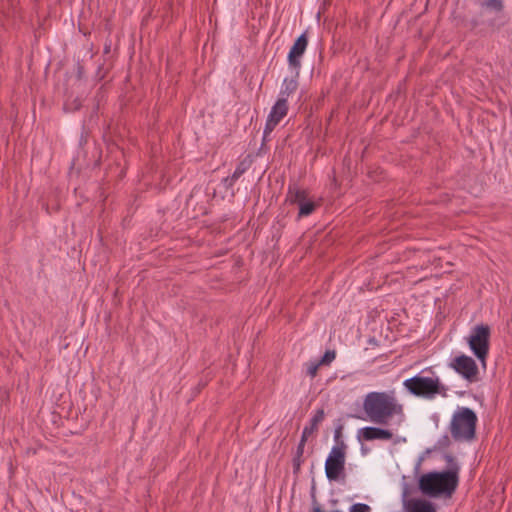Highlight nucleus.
I'll list each match as a JSON object with an SVG mask.
<instances>
[{
	"instance_id": "nucleus-7",
	"label": "nucleus",
	"mask_w": 512,
	"mask_h": 512,
	"mask_svg": "<svg viewBox=\"0 0 512 512\" xmlns=\"http://www.w3.org/2000/svg\"><path fill=\"white\" fill-rule=\"evenodd\" d=\"M450 366L469 382H475L479 373L476 362L467 355H460L453 359Z\"/></svg>"
},
{
	"instance_id": "nucleus-17",
	"label": "nucleus",
	"mask_w": 512,
	"mask_h": 512,
	"mask_svg": "<svg viewBox=\"0 0 512 512\" xmlns=\"http://www.w3.org/2000/svg\"><path fill=\"white\" fill-rule=\"evenodd\" d=\"M481 6L495 12H502L504 9L503 0H484Z\"/></svg>"
},
{
	"instance_id": "nucleus-8",
	"label": "nucleus",
	"mask_w": 512,
	"mask_h": 512,
	"mask_svg": "<svg viewBox=\"0 0 512 512\" xmlns=\"http://www.w3.org/2000/svg\"><path fill=\"white\" fill-rule=\"evenodd\" d=\"M288 113V103L286 98H278V100L273 105L263 133V140L265 141L269 134L275 129V127L280 123V121L287 115Z\"/></svg>"
},
{
	"instance_id": "nucleus-2",
	"label": "nucleus",
	"mask_w": 512,
	"mask_h": 512,
	"mask_svg": "<svg viewBox=\"0 0 512 512\" xmlns=\"http://www.w3.org/2000/svg\"><path fill=\"white\" fill-rule=\"evenodd\" d=\"M363 410L366 418L379 425H388L389 420L399 416L401 422L404 418V407L400 404L393 392H370L363 401Z\"/></svg>"
},
{
	"instance_id": "nucleus-15",
	"label": "nucleus",
	"mask_w": 512,
	"mask_h": 512,
	"mask_svg": "<svg viewBox=\"0 0 512 512\" xmlns=\"http://www.w3.org/2000/svg\"><path fill=\"white\" fill-rule=\"evenodd\" d=\"M253 159L251 155H246L237 165L233 175L239 179L252 165Z\"/></svg>"
},
{
	"instance_id": "nucleus-23",
	"label": "nucleus",
	"mask_w": 512,
	"mask_h": 512,
	"mask_svg": "<svg viewBox=\"0 0 512 512\" xmlns=\"http://www.w3.org/2000/svg\"><path fill=\"white\" fill-rule=\"evenodd\" d=\"M320 366H321V364H319V362L310 363L308 366V369H307L308 375L311 376L312 378H314L317 375V372H318V369Z\"/></svg>"
},
{
	"instance_id": "nucleus-26",
	"label": "nucleus",
	"mask_w": 512,
	"mask_h": 512,
	"mask_svg": "<svg viewBox=\"0 0 512 512\" xmlns=\"http://www.w3.org/2000/svg\"><path fill=\"white\" fill-rule=\"evenodd\" d=\"M307 438L302 436L301 435V439L297 445V449H296V453L295 454H299V455H303L304 454V447H305V444L307 442Z\"/></svg>"
},
{
	"instance_id": "nucleus-19",
	"label": "nucleus",
	"mask_w": 512,
	"mask_h": 512,
	"mask_svg": "<svg viewBox=\"0 0 512 512\" xmlns=\"http://www.w3.org/2000/svg\"><path fill=\"white\" fill-rule=\"evenodd\" d=\"M451 445V440L448 435L441 436L437 443L434 446L435 450H444L447 449Z\"/></svg>"
},
{
	"instance_id": "nucleus-4",
	"label": "nucleus",
	"mask_w": 512,
	"mask_h": 512,
	"mask_svg": "<svg viewBox=\"0 0 512 512\" xmlns=\"http://www.w3.org/2000/svg\"><path fill=\"white\" fill-rule=\"evenodd\" d=\"M404 387L407 391L417 397L432 399L436 395H445L446 387L440 382L438 377H424L416 375L404 381Z\"/></svg>"
},
{
	"instance_id": "nucleus-3",
	"label": "nucleus",
	"mask_w": 512,
	"mask_h": 512,
	"mask_svg": "<svg viewBox=\"0 0 512 512\" xmlns=\"http://www.w3.org/2000/svg\"><path fill=\"white\" fill-rule=\"evenodd\" d=\"M478 418L468 407H461L453 414L449 430L455 441H472L476 438Z\"/></svg>"
},
{
	"instance_id": "nucleus-25",
	"label": "nucleus",
	"mask_w": 512,
	"mask_h": 512,
	"mask_svg": "<svg viewBox=\"0 0 512 512\" xmlns=\"http://www.w3.org/2000/svg\"><path fill=\"white\" fill-rule=\"evenodd\" d=\"M85 76V68L84 65L78 61L76 64V77L78 80H82Z\"/></svg>"
},
{
	"instance_id": "nucleus-11",
	"label": "nucleus",
	"mask_w": 512,
	"mask_h": 512,
	"mask_svg": "<svg viewBox=\"0 0 512 512\" xmlns=\"http://www.w3.org/2000/svg\"><path fill=\"white\" fill-rule=\"evenodd\" d=\"M404 505L408 512H436L433 504L424 499H410Z\"/></svg>"
},
{
	"instance_id": "nucleus-18",
	"label": "nucleus",
	"mask_w": 512,
	"mask_h": 512,
	"mask_svg": "<svg viewBox=\"0 0 512 512\" xmlns=\"http://www.w3.org/2000/svg\"><path fill=\"white\" fill-rule=\"evenodd\" d=\"M344 426L343 424H338L334 431V440L336 445L334 447H340L341 445H346L345 442L342 439V432H343Z\"/></svg>"
},
{
	"instance_id": "nucleus-6",
	"label": "nucleus",
	"mask_w": 512,
	"mask_h": 512,
	"mask_svg": "<svg viewBox=\"0 0 512 512\" xmlns=\"http://www.w3.org/2000/svg\"><path fill=\"white\" fill-rule=\"evenodd\" d=\"M347 445L332 447L326 462L325 473L329 481H337L345 475Z\"/></svg>"
},
{
	"instance_id": "nucleus-28",
	"label": "nucleus",
	"mask_w": 512,
	"mask_h": 512,
	"mask_svg": "<svg viewBox=\"0 0 512 512\" xmlns=\"http://www.w3.org/2000/svg\"><path fill=\"white\" fill-rule=\"evenodd\" d=\"M101 69H102V66L98 67V72H97V74H100Z\"/></svg>"
},
{
	"instance_id": "nucleus-1",
	"label": "nucleus",
	"mask_w": 512,
	"mask_h": 512,
	"mask_svg": "<svg viewBox=\"0 0 512 512\" xmlns=\"http://www.w3.org/2000/svg\"><path fill=\"white\" fill-rule=\"evenodd\" d=\"M449 468L441 472H428L418 480L420 491L430 497L446 496L451 497L459 483V466L454 456L445 454Z\"/></svg>"
},
{
	"instance_id": "nucleus-22",
	"label": "nucleus",
	"mask_w": 512,
	"mask_h": 512,
	"mask_svg": "<svg viewBox=\"0 0 512 512\" xmlns=\"http://www.w3.org/2000/svg\"><path fill=\"white\" fill-rule=\"evenodd\" d=\"M370 511H371V508L369 505L363 504V503H356L350 507L349 512H370Z\"/></svg>"
},
{
	"instance_id": "nucleus-20",
	"label": "nucleus",
	"mask_w": 512,
	"mask_h": 512,
	"mask_svg": "<svg viewBox=\"0 0 512 512\" xmlns=\"http://www.w3.org/2000/svg\"><path fill=\"white\" fill-rule=\"evenodd\" d=\"M335 357L336 352L334 350H327L318 362L321 365H329Z\"/></svg>"
},
{
	"instance_id": "nucleus-9",
	"label": "nucleus",
	"mask_w": 512,
	"mask_h": 512,
	"mask_svg": "<svg viewBox=\"0 0 512 512\" xmlns=\"http://www.w3.org/2000/svg\"><path fill=\"white\" fill-rule=\"evenodd\" d=\"M308 45L307 33L301 34L292 45L288 53V63L290 67L297 71L301 68V57L303 56Z\"/></svg>"
},
{
	"instance_id": "nucleus-14",
	"label": "nucleus",
	"mask_w": 512,
	"mask_h": 512,
	"mask_svg": "<svg viewBox=\"0 0 512 512\" xmlns=\"http://www.w3.org/2000/svg\"><path fill=\"white\" fill-rule=\"evenodd\" d=\"M298 82L296 78H285L283 81V88L280 91L279 98H286L297 90Z\"/></svg>"
},
{
	"instance_id": "nucleus-12",
	"label": "nucleus",
	"mask_w": 512,
	"mask_h": 512,
	"mask_svg": "<svg viewBox=\"0 0 512 512\" xmlns=\"http://www.w3.org/2000/svg\"><path fill=\"white\" fill-rule=\"evenodd\" d=\"M306 199H308L307 190L301 189L295 184L289 185L286 197L287 202L300 206V203H303Z\"/></svg>"
},
{
	"instance_id": "nucleus-13",
	"label": "nucleus",
	"mask_w": 512,
	"mask_h": 512,
	"mask_svg": "<svg viewBox=\"0 0 512 512\" xmlns=\"http://www.w3.org/2000/svg\"><path fill=\"white\" fill-rule=\"evenodd\" d=\"M325 412L323 408L318 409L313 417L310 419L309 425L305 426L302 431V436L308 437L318 431L319 424L324 420Z\"/></svg>"
},
{
	"instance_id": "nucleus-24",
	"label": "nucleus",
	"mask_w": 512,
	"mask_h": 512,
	"mask_svg": "<svg viewBox=\"0 0 512 512\" xmlns=\"http://www.w3.org/2000/svg\"><path fill=\"white\" fill-rule=\"evenodd\" d=\"M237 180L238 179L232 174L231 176L224 178L222 182L226 189H231Z\"/></svg>"
},
{
	"instance_id": "nucleus-5",
	"label": "nucleus",
	"mask_w": 512,
	"mask_h": 512,
	"mask_svg": "<svg viewBox=\"0 0 512 512\" xmlns=\"http://www.w3.org/2000/svg\"><path fill=\"white\" fill-rule=\"evenodd\" d=\"M490 335V327L487 324H479L473 327L471 335L467 339L472 353L483 365H485L489 354Z\"/></svg>"
},
{
	"instance_id": "nucleus-16",
	"label": "nucleus",
	"mask_w": 512,
	"mask_h": 512,
	"mask_svg": "<svg viewBox=\"0 0 512 512\" xmlns=\"http://www.w3.org/2000/svg\"><path fill=\"white\" fill-rule=\"evenodd\" d=\"M319 205L312 200L306 199L300 203L298 218L307 217L311 215Z\"/></svg>"
},
{
	"instance_id": "nucleus-21",
	"label": "nucleus",
	"mask_w": 512,
	"mask_h": 512,
	"mask_svg": "<svg viewBox=\"0 0 512 512\" xmlns=\"http://www.w3.org/2000/svg\"><path fill=\"white\" fill-rule=\"evenodd\" d=\"M303 455L295 454L292 459V465H293V473L295 475H298L301 470V465L303 463Z\"/></svg>"
},
{
	"instance_id": "nucleus-27",
	"label": "nucleus",
	"mask_w": 512,
	"mask_h": 512,
	"mask_svg": "<svg viewBox=\"0 0 512 512\" xmlns=\"http://www.w3.org/2000/svg\"><path fill=\"white\" fill-rule=\"evenodd\" d=\"M110 51H111V42H107V43H105V45H104L103 53H104L105 55H107V54H109V53H110Z\"/></svg>"
},
{
	"instance_id": "nucleus-10",
	"label": "nucleus",
	"mask_w": 512,
	"mask_h": 512,
	"mask_svg": "<svg viewBox=\"0 0 512 512\" xmlns=\"http://www.w3.org/2000/svg\"><path fill=\"white\" fill-rule=\"evenodd\" d=\"M393 433L381 427L368 426L358 431V439L363 441L391 440Z\"/></svg>"
}]
</instances>
